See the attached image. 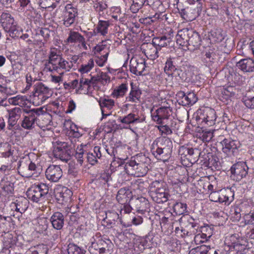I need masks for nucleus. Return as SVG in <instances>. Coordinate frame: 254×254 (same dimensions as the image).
<instances>
[{
  "label": "nucleus",
  "mask_w": 254,
  "mask_h": 254,
  "mask_svg": "<svg viewBox=\"0 0 254 254\" xmlns=\"http://www.w3.org/2000/svg\"><path fill=\"white\" fill-rule=\"evenodd\" d=\"M202 122L208 126H212L215 124L216 115L215 111L210 108H206L203 110L202 114Z\"/></svg>",
  "instance_id": "6ab92c4d"
},
{
  "label": "nucleus",
  "mask_w": 254,
  "mask_h": 254,
  "mask_svg": "<svg viewBox=\"0 0 254 254\" xmlns=\"http://www.w3.org/2000/svg\"><path fill=\"white\" fill-rule=\"evenodd\" d=\"M49 192V187L44 183L32 186L26 192L27 197L33 202L39 203L43 200Z\"/></svg>",
  "instance_id": "20e7f679"
},
{
  "label": "nucleus",
  "mask_w": 254,
  "mask_h": 254,
  "mask_svg": "<svg viewBox=\"0 0 254 254\" xmlns=\"http://www.w3.org/2000/svg\"><path fill=\"white\" fill-rule=\"evenodd\" d=\"M173 144L171 140L166 137L157 138L151 147L152 154L158 160L165 162L170 157Z\"/></svg>",
  "instance_id": "f03ea898"
},
{
  "label": "nucleus",
  "mask_w": 254,
  "mask_h": 254,
  "mask_svg": "<svg viewBox=\"0 0 254 254\" xmlns=\"http://www.w3.org/2000/svg\"><path fill=\"white\" fill-rule=\"evenodd\" d=\"M29 206V201L25 197H18L16 200L11 203L10 206L15 208V211L22 214L24 212Z\"/></svg>",
  "instance_id": "aec40b11"
},
{
  "label": "nucleus",
  "mask_w": 254,
  "mask_h": 254,
  "mask_svg": "<svg viewBox=\"0 0 254 254\" xmlns=\"http://www.w3.org/2000/svg\"><path fill=\"white\" fill-rule=\"evenodd\" d=\"M94 50L95 54H102V52H104L109 55L110 52L109 48L103 44L97 45L94 48Z\"/></svg>",
  "instance_id": "6e6d98bb"
},
{
  "label": "nucleus",
  "mask_w": 254,
  "mask_h": 254,
  "mask_svg": "<svg viewBox=\"0 0 254 254\" xmlns=\"http://www.w3.org/2000/svg\"><path fill=\"white\" fill-rule=\"evenodd\" d=\"M11 220L10 216H3L0 215V231L4 232L7 230V227L10 226Z\"/></svg>",
  "instance_id": "c03bdc74"
},
{
  "label": "nucleus",
  "mask_w": 254,
  "mask_h": 254,
  "mask_svg": "<svg viewBox=\"0 0 254 254\" xmlns=\"http://www.w3.org/2000/svg\"><path fill=\"white\" fill-rule=\"evenodd\" d=\"M171 42L170 37L166 36L161 37H156L153 38L152 44L156 49V53L158 50H160L161 48L165 47L169 45Z\"/></svg>",
  "instance_id": "b1692460"
},
{
  "label": "nucleus",
  "mask_w": 254,
  "mask_h": 254,
  "mask_svg": "<svg viewBox=\"0 0 254 254\" xmlns=\"http://www.w3.org/2000/svg\"><path fill=\"white\" fill-rule=\"evenodd\" d=\"M245 225H254V210H251L248 214L245 215Z\"/></svg>",
  "instance_id": "052dcab7"
},
{
  "label": "nucleus",
  "mask_w": 254,
  "mask_h": 254,
  "mask_svg": "<svg viewBox=\"0 0 254 254\" xmlns=\"http://www.w3.org/2000/svg\"><path fill=\"white\" fill-rule=\"evenodd\" d=\"M232 249H234L235 251L237 252L238 254H246V251L247 249H246V246L244 245H242L239 243H234L232 244V245L231 246L230 249L232 250Z\"/></svg>",
  "instance_id": "3c124183"
},
{
  "label": "nucleus",
  "mask_w": 254,
  "mask_h": 254,
  "mask_svg": "<svg viewBox=\"0 0 254 254\" xmlns=\"http://www.w3.org/2000/svg\"><path fill=\"white\" fill-rule=\"evenodd\" d=\"M229 192H227L226 190H221V191L220 192V197L218 202L220 203H223L225 202L226 203L228 202L229 203V202L231 201V200H229V196L228 195Z\"/></svg>",
  "instance_id": "13d9d810"
},
{
  "label": "nucleus",
  "mask_w": 254,
  "mask_h": 254,
  "mask_svg": "<svg viewBox=\"0 0 254 254\" xmlns=\"http://www.w3.org/2000/svg\"><path fill=\"white\" fill-rule=\"evenodd\" d=\"M152 119L159 125H163L172 115V109L170 106H162L153 111H151Z\"/></svg>",
  "instance_id": "6e6552de"
},
{
  "label": "nucleus",
  "mask_w": 254,
  "mask_h": 254,
  "mask_svg": "<svg viewBox=\"0 0 254 254\" xmlns=\"http://www.w3.org/2000/svg\"><path fill=\"white\" fill-rule=\"evenodd\" d=\"M152 185L154 187H157L156 190L151 192L152 199L158 203L166 202L170 195L165 186L163 184H160L159 181L153 182Z\"/></svg>",
  "instance_id": "0eeeda50"
},
{
  "label": "nucleus",
  "mask_w": 254,
  "mask_h": 254,
  "mask_svg": "<svg viewBox=\"0 0 254 254\" xmlns=\"http://www.w3.org/2000/svg\"><path fill=\"white\" fill-rule=\"evenodd\" d=\"M86 158L88 162L92 165L97 162V158L93 154V153H88L86 154Z\"/></svg>",
  "instance_id": "774afa93"
},
{
  "label": "nucleus",
  "mask_w": 254,
  "mask_h": 254,
  "mask_svg": "<svg viewBox=\"0 0 254 254\" xmlns=\"http://www.w3.org/2000/svg\"><path fill=\"white\" fill-rule=\"evenodd\" d=\"M209 246L202 245L191 249L189 254H209Z\"/></svg>",
  "instance_id": "79ce46f5"
},
{
  "label": "nucleus",
  "mask_w": 254,
  "mask_h": 254,
  "mask_svg": "<svg viewBox=\"0 0 254 254\" xmlns=\"http://www.w3.org/2000/svg\"><path fill=\"white\" fill-rule=\"evenodd\" d=\"M146 66L145 61L141 58H132L130 61L129 68L131 73L136 75H143Z\"/></svg>",
  "instance_id": "dca6fc26"
},
{
  "label": "nucleus",
  "mask_w": 254,
  "mask_h": 254,
  "mask_svg": "<svg viewBox=\"0 0 254 254\" xmlns=\"http://www.w3.org/2000/svg\"><path fill=\"white\" fill-rule=\"evenodd\" d=\"M157 128L162 133L165 134H171L172 133V129L169 125L166 124L160 125L157 126Z\"/></svg>",
  "instance_id": "bf43d9fd"
},
{
  "label": "nucleus",
  "mask_w": 254,
  "mask_h": 254,
  "mask_svg": "<svg viewBox=\"0 0 254 254\" xmlns=\"http://www.w3.org/2000/svg\"><path fill=\"white\" fill-rule=\"evenodd\" d=\"M148 166L141 165H133L126 163L125 169L128 174L137 177H143L146 174L149 169Z\"/></svg>",
  "instance_id": "4468645a"
},
{
  "label": "nucleus",
  "mask_w": 254,
  "mask_h": 254,
  "mask_svg": "<svg viewBox=\"0 0 254 254\" xmlns=\"http://www.w3.org/2000/svg\"><path fill=\"white\" fill-rule=\"evenodd\" d=\"M242 101L247 108L254 109V96L246 94L243 98Z\"/></svg>",
  "instance_id": "8fccbe9b"
},
{
  "label": "nucleus",
  "mask_w": 254,
  "mask_h": 254,
  "mask_svg": "<svg viewBox=\"0 0 254 254\" xmlns=\"http://www.w3.org/2000/svg\"><path fill=\"white\" fill-rule=\"evenodd\" d=\"M1 23L5 31L9 33L11 37L17 36L18 30L16 29L14 24V19L8 13H4L2 15Z\"/></svg>",
  "instance_id": "9b49d317"
},
{
  "label": "nucleus",
  "mask_w": 254,
  "mask_h": 254,
  "mask_svg": "<svg viewBox=\"0 0 254 254\" xmlns=\"http://www.w3.org/2000/svg\"><path fill=\"white\" fill-rule=\"evenodd\" d=\"M36 166L35 163L31 162L28 165V168L21 167V170L23 174V176L26 178L32 177L36 173Z\"/></svg>",
  "instance_id": "72a5a7b5"
},
{
  "label": "nucleus",
  "mask_w": 254,
  "mask_h": 254,
  "mask_svg": "<svg viewBox=\"0 0 254 254\" xmlns=\"http://www.w3.org/2000/svg\"><path fill=\"white\" fill-rule=\"evenodd\" d=\"M201 232V234H198L195 236V242H196L199 241L200 243H203L205 241L209 239L212 235V230L209 227H202Z\"/></svg>",
  "instance_id": "c85d7f7f"
},
{
  "label": "nucleus",
  "mask_w": 254,
  "mask_h": 254,
  "mask_svg": "<svg viewBox=\"0 0 254 254\" xmlns=\"http://www.w3.org/2000/svg\"><path fill=\"white\" fill-rule=\"evenodd\" d=\"M49 91V88L42 82H38L34 85V94L36 93L46 94Z\"/></svg>",
  "instance_id": "49530a36"
},
{
  "label": "nucleus",
  "mask_w": 254,
  "mask_h": 254,
  "mask_svg": "<svg viewBox=\"0 0 254 254\" xmlns=\"http://www.w3.org/2000/svg\"><path fill=\"white\" fill-rule=\"evenodd\" d=\"M110 77L106 72H101L99 74H97L96 76L91 77L92 84H94L97 82H101L104 84L107 82L110 81Z\"/></svg>",
  "instance_id": "473e14b6"
},
{
  "label": "nucleus",
  "mask_w": 254,
  "mask_h": 254,
  "mask_svg": "<svg viewBox=\"0 0 254 254\" xmlns=\"http://www.w3.org/2000/svg\"><path fill=\"white\" fill-rule=\"evenodd\" d=\"M249 168L246 162H239L231 168V173L236 181H240L248 175Z\"/></svg>",
  "instance_id": "9d476101"
},
{
  "label": "nucleus",
  "mask_w": 254,
  "mask_h": 254,
  "mask_svg": "<svg viewBox=\"0 0 254 254\" xmlns=\"http://www.w3.org/2000/svg\"><path fill=\"white\" fill-rule=\"evenodd\" d=\"M119 120L121 123L127 125L140 122L139 118L136 117L135 115L132 113H130L123 118L120 117Z\"/></svg>",
  "instance_id": "ea45409f"
},
{
  "label": "nucleus",
  "mask_w": 254,
  "mask_h": 254,
  "mask_svg": "<svg viewBox=\"0 0 254 254\" xmlns=\"http://www.w3.org/2000/svg\"><path fill=\"white\" fill-rule=\"evenodd\" d=\"M132 3L130 7L131 11L135 13L142 8V7L146 3V5H149L147 0H132Z\"/></svg>",
  "instance_id": "f704fd0d"
},
{
  "label": "nucleus",
  "mask_w": 254,
  "mask_h": 254,
  "mask_svg": "<svg viewBox=\"0 0 254 254\" xmlns=\"http://www.w3.org/2000/svg\"><path fill=\"white\" fill-rule=\"evenodd\" d=\"M133 195L129 189L123 188L120 189L117 194L116 199L121 204H127L132 199Z\"/></svg>",
  "instance_id": "f3484780"
},
{
  "label": "nucleus",
  "mask_w": 254,
  "mask_h": 254,
  "mask_svg": "<svg viewBox=\"0 0 254 254\" xmlns=\"http://www.w3.org/2000/svg\"><path fill=\"white\" fill-rule=\"evenodd\" d=\"M24 108L15 107L8 110V119L7 122V128L9 130H16L19 127L18 121L20 119Z\"/></svg>",
  "instance_id": "1a4fd4ad"
},
{
  "label": "nucleus",
  "mask_w": 254,
  "mask_h": 254,
  "mask_svg": "<svg viewBox=\"0 0 254 254\" xmlns=\"http://www.w3.org/2000/svg\"><path fill=\"white\" fill-rule=\"evenodd\" d=\"M132 206L138 212L144 213L149 208L148 200L144 197H137L132 199Z\"/></svg>",
  "instance_id": "a211bd4d"
},
{
  "label": "nucleus",
  "mask_w": 254,
  "mask_h": 254,
  "mask_svg": "<svg viewBox=\"0 0 254 254\" xmlns=\"http://www.w3.org/2000/svg\"><path fill=\"white\" fill-rule=\"evenodd\" d=\"M119 218V215L115 211H108L106 213V217L103 221L106 222L107 225L112 227L115 224L116 221Z\"/></svg>",
  "instance_id": "7c9ffc66"
},
{
  "label": "nucleus",
  "mask_w": 254,
  "mask_h": 254,
  "mask_svg": "<svg viewBox=\"0 0 254 254\" xmlns=\"http://www.w3.org/2000/svg\"><path fill=\"white\" fill-rule=\"evenodd\" d=\"M9 104L18 105L20 107H25L27 105V100L25 96H16L8 99Z\"/></svg>",
  "instance_id": "2f4dec72"
},
{
  "label": "nucleus",
  "mask_w": 254,
  "mask_h": 254,
  "mask_svg": "<svg viewBox=\"0 0 254 254\" xmlns=\"http://www.w3.org/2000/svg\"><path fill=\"white\" fill-rule=\"evenodd\" d=\"M45 175L48 180L57 182L63 176V171L60 166L50 165L46 169Z\"/></svg>",
  "instance_id": "2eb2a0df"
},
{
  "label": "nucleus",
  "mask_w": 254,
  "mask_h": 254,
  "mask_svg": "<svg viewBox=\"0 0 254 254\" xmlns=\"http://www.w3.org/2000/svg\"><path fill=\"white\" fill-rule=\"evenodd\" d=\"M212 37L214 39V41L216 42H220L224 39L223 35L220 31H212L211 32Z\"/></svg>",
  "instance_id": "0e129e2a"
},
{
  "label": "nucleus",
  "mask_w": 254,
  "mask_h": 254,
  "mask_svg": "<svg viewBox=\"0 0 254 254\" xmlns=\"http://www.w3.org/2000/svg\"><path fill=\"white\" fill-rule=\"evenodd\" d=\"M83 38L84 37L78 32L70 29L66 42L71 44L79 43Z\"/></svg>",
  "instance_id": "c756f323"
},
{
  "label": "nucleus",
  "mask_w": 254,
  "mask_h": 254,
  "mask_svg": "<svg viewBox=\"0 0 254 254\" xmlns=\"http://www.w3.org/2000/svg\"><path fill=\"white\" fill-rule=\"evenodd\" d=\"M191 6H186L185 8L181 7L180 5L177 8L181 16L184 19L186 20H190L189 17V12H190Z\"/></svg>",
  "instance_id": "09e8293b"
},
{
  "label": "nucleus",
  "mask_w": 254,
  "mask_h": 254,
  "mask_svg": "<svg viewBox=\"0 0 254 254\" xmlns=\"http://www.w3.org/2000/svg\"><path fill=\"white\" fill-rule=\"evenodd\" d=\"M176 41L178 44L190 51L198 48L201 42L198 33L191 28H184L179 30Z\"/></svg>",
  "instance_id": "f257e3e1"
},
{
  "label": "nucleus",
  "mask_w": 254,
  "mask_h": 254,
  "mask_svg": "<svg viewBox=\"0 0 254 254\" xmlns=\"http://www.w3.org/2000/svg\"><path fill=\"white\" fill-rule=\"evenodd\" d=\"M94 65V60L93 59H90L87 64L81 65L79 71L82 73H86L92 68Z\"/></svg>",
  "instance_id": "864d4df0"
},
{
  "label": "nucleus",
  "mask_w": 254,
  "mask_h": 254,
  "mask_svg": "<svg viewBox=\"0 0 254 254\" xmlns=\"http://www.w3.org/2000/svg\"><path fill=\"white\" fill-rule=\"evenodd\" d=\"M62 55L61 52L58 49L55 48H52L48 56V63L52 65H56L57 62L60 59H62Z\"/></svg>",
  "instance_id": "bb28decb"
},
{
  "label": "nucleus",
  "mask_w": 254,
  "mask_h": 254,
  "mask_svg": "<svg viewBox=\"0 0 254 254\" xmlns=\"http://www.w3.org/2000/svg\"><path fill=\"white\" fill-rule=\"evenodd\" d=\"M98 102L101 109L106 108L107 110H111L115 106L114 101L111 99L101 97Z\"/></svg>",
  "instance_id": "4c0bfd02"
},
{
  "label": "nucleus",
  "mask_w": 254,
  "mask_h": 254,
  "mask_svg": "<svg viewBox=\"0 0 254 254\" xmlns=\"http://www.w3.org/2000/svg\"><path fill=\"white\" fill-rule=\"evenodd\" d=\"M150 159L147 157L145 155L142 154H138L136 156L132 157L131 160L127 163L129 164H137L142 166L145 165L148 166L150 163Z\"/></svg>",
  "instance_id": "a878e982"
},
{
  "label": "nucleus",
  "mask_w": 254,
  "mask_h": 254,
  "mask_svg": "<svg viewBox=\"0 0 254 254\" xmlns=\"http://www.w3.org/2000/svg\"><path fill=\"white\" fill-rule=\"evenodd\" d=\"M221 143L223 146V152L227 154H232L235 155L237 153L238 148L241 145L238 140L231 138H225Z\"/></svg>",
  "instance_id": "f8f14e48"
},
{
  "label": "nucleus",
  "mask_w": 254,
  "mask_h": 254,
  "mask_svg": "<svg viewBox=\"0 0 254 254\" xmlns=\"http://www.w3.org/2000/svg\"><path fill=\"white\" fill-rule=\"evenodd\" d=\"M231 219L233 221H239L241 218V209L238 207H234L231 210Z\"/></svg>",
  "instance_id": "5fc2aeb1"
},
{
  "label": "nucleus",
  "mask_w": 254,
  "mask_h": 254,
  "mask_svg": "<svg viewBox=\"0 0 254 254\" xmlns=\"http://www.w3.org/2000/svg\"><path fill=\"white\" fill-rule=\"evenodd\" d=\"M56 65H52L51 69L49 68L50 71L55 70L57 72H59L60 69H65V70L69 71L72 66V64L71 63L70 64L66 60H65L63 58L60 59L57 63H56Z\"/></svg>",
  "instance_id": "cd10ccee"
},
{
  "label": "nucleus",
  "mask_w": 254,
  "mask_h": 254,
  "mask_svg": "<svg viewBox=\"0 0 254 254\" xmlns=\"http://www.w3.org/2000/svg\"><path fill=\"white\" fill-rule=\"evenodd\" d=\"M197 101V98L193 92H189L185 97V99L182 100L183 105L184 106L192 105Z\"/></svg>",
  "instance_id": "58836bf2"
},
{
  "label": "nucleus",
  "mask_w": 254,
  "mask_h": 254,
  "mask_svg": "<svg viewBox=\"0 0 254 254\" xmlns=\"http://www.w3.org/2000/svg\"><path fill=\"white\" fill-rule=\"evenodd\" d=\"M97 11H98L99 12H103L105 10H106L107 7V4L103 1L99 2L95 4L94 5Z\"/></svg>",
  "instance_id": "338daca9"
},
{
  "label": "nucleus",
  "mask_w": 254,
  "mask_h": 254,
  "mask_svg": "<svg viewBox=\"0 0 254 254\" xmlns=\"http://www.w3.org/2000/svg\"><path fill=\"white\" fill-rule=\"evenodd\" d=\"M50 221L54 229L61 230L64 224V216L60 212H56L52 215Z\"/></svg>",
  "instance_id": "4be33fe9"
},
{
  "label": "nucleus",
  "mask_w": 254,
  "mask_h": 254,
  "mask_svg": "<svg viewBox=\"0 0 254 254\" xmlns=\"http://www.w3.org/2000/svg\"><path fill=\"white\" fill-rule=\"evenodd\" d=\"M90 83H92L91 79L89 80L82 77L80 79L78 89L79 90H82L85 88V86L89 87Z\"/></svg>",
  "instance_id": "e2e57ef3"
},
{
  "label": "nucleus",
  "mask_w": 254,
  "mask_h": 254,
  "mask_svg": "<svg viewBox=\"0 0 254 254\" xmlns=\"http://www.w3.org/2000/svg\"><path fill=\"white\" fill-rule=\"evenodd\" d=\"M53 148L54 156L66 163L70 159L73 152L71 144L60 140L53 143Z\"/></svg>",
  "instance_id": "7ed1b4c3"
},
{
  "label": "nucleus",
  "mask_w": 254,
  "mask_h": 254,
  "mask_svg": "<svg viewBox=\"0 0 254 254\" xmlns=\"http://www.w3.org/2000/svg\"><path fill=\"white\" fill-rule=\"evenodd\" d=\"M109 22L106 21H99L97 26V31L102 35H106L108 33Z\"/></svg>",
  "instance_id": "37998d69"
},
{
  "label": "nucleus",
  "mask_w": 254,
  "mask_h": 254,
  "mask_svg": "<svg viewBox=\"0 0 254 254\" xmlns=\"http://www.w3.org/2000/svg\"><path fill=\"white\" fill-rule=\"evenodd\" d=\"M42 110L41 108L33 109L31 110L24 109L23 112L27 114L22 121L21 126L25 129H31L34 127L35 124L36 123L39 127L41 126L37 123L38 117H40V113Z\"/></svg>",
  "instance_id": "423d86ee"
},
{
  "label": "nucleus",
  "mask_w": 254,
  "mask_h": 254,
  "mask_svg": "<svg viewBox=\"0 0 254 254\" xmlns=\"http://www.w3.org/2000/svg\"><path fill=\"white\" fill-rule=\"evenodd\" d=\"M178 58H168L166 62L164 68L165 73L169 75L175 74V70L178 69Z\"/></svg>",
  "instance_id": "5701e85b"
},
{
  "label": "nucleus",
  "mask_w": 254,
  "mask_h": 254,
  "mask_svg": "<svg viewBox=\"0 0 254 254\" xmlns=\"http://www.w3.org/2000/svg\"><path fill=\"white\" fill-rule=\"evenodd\" d=\"M127 90V85L126 83H122L117 86L113 91L112 95L114 97H123Z\"/></svg>",
  "instance_id": "c9c22d12"
},
{
  "label": "nucleus",
  "mask_w": 254,
  "mask_h": 254,
  "mask_svg": "<svg viewBox=\"0 0 254 254\" xmlns=\"http://www.w3.org/2000/svg\"><path fill=\"white\" fill-rule=\"evenodd\" d=\"M82 249L73 244H69L68 245L67 251L68 254H78Z\"/></svg>",
  "instance_id": "4d7b16f0"
},
{
  "label": "nucleus",
  "mask_w": 254,
  "mask_h": 254,
  "mask_svg": "<svg viewBox=\"0 0 254 254\" xmlns=\"http://www.w3.org/2000/svg\"><path fill=\"white\" fill-rule=\"evenodd\" d=\"M217 55L214 49H209L203 52V61L206 66H211L215 63Z\"/></svg>",
  "instance_id": "393cba45"
},
{
  "label": "nucleus",
  "mask_w": 254,
  "mask_h": 254,
  "mask_svg": "<svg viewBox=\"0 0 254 254\" xmlns=\"http://www.w3.org/2000/svg\"><path fill=\"white\" fill-rule=\"evenodd\" d=\"M77 15V9L72 7L71 4H67L64 11V25L68 27L72 24Z\"/></svg>",
  "instance_id": "ddd939ff"
},
{
  "label": "nucleus",
  "mask_w": 254,
  "mask_h": 254,
  "mask_svg": "<svg viewBox=\"0 0 254 254\" xmlns=\"http://www.w3.org/2000/svg\"><path fill=\"white\" fill-rule=\"evenodd\" d=\"M141 94V92L140 90H133L132 89L128 97V100L135 102L136 100H138L140 98Z\"/></svg>",
  "instance_id": "603ef678"
},
{
  "label": "nucleus",
  "mask_w": 254,
  "mask_h": 254,
  "mask_svg": "<svg viewBox=\"0 0 254 254\" xmlns=\"http://www.w3.org/2000/svg\"><path fill=\"white\" fill-rule=\"evenodd\" d=\"M220 191L221 190L217 191H211L209 195L210 200L214 202H218L219 200H220L219 197Z\"/></svg>",
  "instance_id": "69168bd1"
},
{
  "label": "nucleus",
  "mask_w": 254,
  "mask_h": 254,
  "mask_svg": "<svg viewBox=\"0 0 254 254\" xmlns=\"http://www.w3.org/2000/svg\"><path fill=\"white\" fill-rule=\"evenodd\" d=\"M117 128V125L115 120H109L105 123L102 126V130L107 133L112 132L113 131H116Z\"/></svg>",
  "instance_id": "e433bc0d"
},
{
  "label": "nucleus",
  "mask_w": 254,
  "mask_h": 254,
  "mask_svg": "<svg viewBox=\"0 0 254 254\" xmlns=\"http://www.w3.org/2000/svg\"><path fill=\"white\" fill-rule=\"evenodd\" d=\"M174 211L177 215H182L187 211V205L182 202L176 203L173 207Z\"/></svg>",
  "instance_id": "a18cd8bd"
},
{
  "label": "nucleus",
  "mask_w": 254,
  "mask_h": 254,
  "mask_svg": "<svg viewBox=\"0 0 254 254\" xmlns=\"http://www.w3.org/2000/svg\"><path fill=\"white\" fill-rule=\"evenodd\" d=\"M159 15L156 13L153 16L140 18L139 19V22L145 25H151L152 23L156 22L159 19Z\"/></svg>",
  "instance_id": "de8ad7c7"
},
{
  "label": "nucleus",
  "mask_w": 254,
  "mask_h": 254,
  "mask_svg": "<svg viewBox=\"0 0 254 254\" xmlns=\"http://www.w3.org/2000/svg\"><path fill=\"white\" fill-rule=\"evenodd\" d=\"M72 192L67 189H64L60 192H58L56 194L57 198L59 200L66 201L70 198L72 195Z\"/></svg>",
  "instance_id": "a19ab883"
},
{
  "label": "nucleus",
  "mask_w": 254,
  "mask_h": 254,
  "mask_svg": "<svg viewBox=\"0 0 254 254\" xmlns=\"http://www.w3.org/2000/svg\"><path fill=\"white\" fill-rule=\"evenodd\" d=\"M88 249L90 254H110L113 244L109 239L96 240L94 237Z\"/></svg>",
  "instance_id": "39448f33"
},
{
  "label": "nucleus",
  "mask_w": 254,
  "mask_h": 254,
  "mask_svg": "<svg viewBox=\"0 0 254 254\" xmlns=\"http://www.w3.org/2000/svg\"><path fill=\"white\" fill-rule=\"evenodd\" d=\"M108 57V55H107V53H105L104 56H97L95 58V62L99 66H103L107 62Z\"/></svg>",
  "instance_id": "680f3d73"
},
{
  "label": "nucleus",
  "mask_w": 254,
  "mask_h": 254,
  "mask_svg": "<svg viewBox=\"0 0 254 254\" xmlns=\"http://www.w3.org/2000/svg\"><path fill=\"white\" fill-rule=\"evenodd\" d=\"M237 66L241 70L246 72L254 71V60L247 58L241 60L237 63Z\"/></svg>",
  "instance_id": "412c9836"
}]
</instances>
